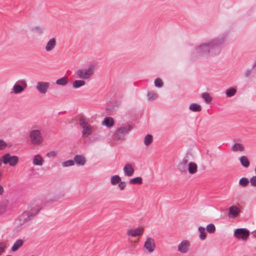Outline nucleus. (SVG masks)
I'll use <instances>...</instances> for the list:
<instances>
[{
  "mask_svg": "<svg viewBox=\"0 0 256 256\" xmlns=\"http://www.w3.org/2000/svg\"><path fill=\"white\" fill-rule=\"evenodd\" d=\"M224 42V38H218L208 43L202 44L196 48L194 54L196 56H202L210 52L216 54L220 51V46Z\"/></svg>",
  "mask_w": 256,
  "mask_h": 256,
  "instance_id": "obj_1",
  "label": "nucleus"
},
{
  "mask_svg": "<svg viewBox=\"0 0 256 256\" xmlns=\"http://www.w3.org/2000/svg\"><path fill=\"white\" fill-rule=\"evenodd\" d=\"M39 210L37 209L35 212H24L14 222V226L18 230L22 229L24 227L25 224L31 218L38 214Z\"/></svg>",
  "mask_w": 256,
  "mask_h": 256,
  "instance_id": "obj_2",
  "label": "nucleus"
},
{
  "mask_svg": "<svg viewBox=\"0 0 256 256\" xmlns=\"http://www.w3.org/2000/svg\"><path fill=\"white\" fill-rule=\"evenodd\" d=\"M95 66L93 64L90 66L88 68L78 70L75 73L74 77L82 80H89L94 73Z\"/></svg>",
  "mask_w": 256,
  "mask_h": 256,
  "instance_id": "obj_3",
  "label": "nucleus"
},
{
  "mask_svg": "<svg viewBox=\"0 0 256 256\" xmlns=\"http://www.w3.org/2000/svg\"><path fill=\"white\" fill-rule=\"evenodd\" d=\"M80 124L83 128L82 132V136L88 137L92 134V128L85 118L82 116L80 118Z\"/></svg>",
  "mask_w": 256,
  "mask_h": 256,
  "instance_id": "obj_4",
  "label": "nucleus"
},
{
  "mask_svg": "<svg viewBox=\"0 0 256 256\" xmlns=\"http://www.w3.org/2000/svg\"><path fill=\"white\" fill-rule=\"evenodd\" d=\"M1 160L4 164H9L10 166L14 167L18 164L19 158L16 156L11 155L10 153H6L2 156Z\"/></svg>",
  "mask_w": 256,
  "mask_h": 256,
  "instance_id": "obj_5",
  "label": "nucleus"
},
{
  "mask_svg": "<svg viewBox=\"0 0 256 256\" xmlns=\"http://www.w3.org/2000/svg\"><path fill=\"white\" fill-rule=\"evenodd\" d=\"M30 138L32 144L38 145L43 142V138L40 132L38 130H32L30 134Z\"/></svg>",
  "mask_w": 256,
  "mask_h": 256,
  "instance_id": "obj_6",
  "label": "nucleus"
},
{
  "mask_svg": "<svg viewBox=\"0 0 256 256\" xmlns=\"http://www.w3.org/2000/svg\"><path fill=\"white\" fill-rule=\"evenodd\" d=\"M28 86L25 80H18L14 86L12 90L14 94H18L22 92Z\"/></svg>",
  "mask_w": 256,
  "mask_h": 256,
  "instance_id": "obj_7",
  "label": "nucleus"
},
{
  "mask_svg": "<svg viewBox=\"0 0 256 256\" xmlns=\"http://www.w3.org/2000/svg\"><path fill=\"white\" fill-rule=\"evenodd\" d=\"M132 128L130 125L121 127L119 128L116 132L115 136L118 139L120 140L124 138V136L128 134L131 130Z\"/></svg>",
  "mask_w": 256,
  "mask_h": 256,
  "instance_id": "obj_8",
  "label": "nucleus"
},
{
  "mask_svg": "<svg viewBox=\"0 0 256 256\" xmlns=\"http://www.w3.org/2000/svg\"><path fill=\"white\" fill-rule=\"evenodd\" d=\"M50 86L49 82H38L36 83V88L40 94H44L48 92Z\"/></svg>",
  "mask_w": 256,
  "mask_h": 256,
  "instance_id": "obj_9",
  "label": "nucleus"
},
{
  "mask_svg": "<svg viewBox=\"0 0 256 256\" xmlns=\"http://www.w3.org/2000/svg\"><path fill=\"white\" fill-rule=\"evenodd\" d=\"M249 235V231L244 228H238L234 232V236L236 238H240L244 240H247Z\"/></svg>",
  "mask_w": 256,
  "mask_h": 256,
  "instance_id": "obj_10",
  "label": "nucleus"
},
{
  "mask_svg": "<svg viewBox=\"0 0 256 256\" xmlns=\"http://www.w3.org/2000/svg\"><path fill=\"white\" fill-rule=\"evenodd\" d=\"M190 243L188 240H182L178 246V250L180 254H186L190 250Z\"/></svg>",
  "mask_w": 256,
  "mask_h": 256,
  "instance_id": "obj_11",
  "label": "nucleus"
},
{
  "mask_svg": "<svg viewBox=\"0 0 256 256\" xmlns=\"http://www.w3.org/2000/svg\"><path fill=\"white\" fill-rule=\"evenodd\" d=\"M189 163L188 156H186L178 164V170L182 172H186L188 170V164Z\"/></svg>",
  "mask_w": 256,
  "mask_h": 256,
  "instance_id": "obj_12",
  "label": "nucleus"
},
{
  "mask_svg": "<svg viewBox=\"0 0 256 256\" xmlns=\"http://www.w3.org/2000/svg\"><path fill=\"white\" fill-rule=\"evenodd\" d=\"M156 246L154 240L151 238H147L144 244V248L149 252L151 253L154 250Z\"/></svg>",
  "mask_w": 256,
  "mask_h": 256,
  "instance_id": "obj_13",
  "label": "nucleus"
},
{
  "mask_svg": "<svg viewBox=\"0 0 256 256\" xmlns=\"http://www.w3.org/2000/svg\"><path fill=\"white\" fill-rule=\"evenodd\" d=\"M144 229L142 228H137L136 229H129L127 230L126 234L128 236L136 237L140 236L143 233Z\"/></svg>",
  "mask_w": 256,
  "mask_h": 256,
  "instance_id": "obj_14",
  "label": "nucleus"
},
{
  "mask_svg": "<svg viewBox=\"0 0 256 256\" xmlns=\"http://www.w3.org/2000/svg\"><path fill=\"white\" fill-rule=\"evenodd\" d=\"M124 174L128 176H131L133 175L134 170L132 164L128 163L123 168Z\"/></svg>",
  "mask_w": 256,
  "mask_h": 256,
  "instance_id": "obj_15",
  "label": "nucleus"
},
{
  "mask_svg": "<svg viewBox=\"0 0 256 256\" xmlns=\"http://www.w3.org/2000/svg\"><path fill=\"white\" fill-rule=\"evenodd\" d=\"M56 45V41L55 38H50L46 43L45 50L46 52L53 50Z\"/></svg>",
  "mask_w": 256,
  "mask_h": 256,
  "instance_id": "obj_16",
  "label": "nucleus"
},
{
  "mask_svg": "<svg viewBox=\"0 0 256 256\" xmlns=\"http://www.w3.org/2000/svg\"><path fill=\"white\" fill-rule=\"evenodd\" d=\"M44 162V160L40 154L34 156L32 159V164L34 166H42Z\"/></svg>",
  "mask_w": 256,
  "mask_h": 256,
  "instance_id": "obj_17",
  "label": "nucleus"
},
{
  "mask_svg": "<svg viewBox=\"0 0 256 256\" xmlns=\"http://www.w3.org/2000/svg\"><path fill=\"white\" fill-rule=\"evenodd\" d=\"M231 150L234 152H242L245 150V147L240 143H235L231 147Z\"/></svg>",
  "mask_w": 256,
  "mask_h": 256,
  "instance_id": "obj_18",
  "label": "nucleus"
},
{
  "mask_svg": "<svg viewBox=\"0 0 256 256\" xmlns=\"http://www.w3.org/2000/svg\"><path fill=\"white\" fill-rule=\"evenodd\" d=\"M74 162L78 165L84 166L86 162V160L84 156H83L76 155L74 157Z\"/></svg>",
  "mask_w": 256,
  "mask_h": 256,
  "instance_id": "obj_19",
  "label": "nucleus"
},
{
  "mask_svg": "<svg viewBox=\"0 0 256 256\" xmlns=\"http://www.w3.org/2000/svg\"><path fill=\"white\" fill-rule=\"evenodd\" d=\"M198 170V166L197 164L194 162H190L188 164V172L193 174L196 172Z\"/></svg>",
  "mask_w": 256,
  "mask_h": 256,
  "instance_id": "obj_20",
  "label": "nucleus"
},
{
  "mask_svg": "<svg viewBox=\"0 0 256 256\" xmlns=\"http://www.w3.org/2000/svg\"><path fill=\"white\" fill-rule=\"evenodd\" d=\"M69 82L68 78L65 76L56 80V84L60 86H65Z\"/></svg>",
  "mask_w": 256,
  "mask_h": 256,
  "instance_id": "obj_21",
  "label": "nucleus"
},
{
  "mask_svg": "<svg viewBox=\"0 0 256 256\" xmlns=\"http://www.w3.org/2000/svg\"><path fill=\"white\" fill-rule=\"evenodd\" d=\"M24 244V240L22 239L17 240L12 247L11 250L12 252L16 251Z\"/></svg>",
  "mask_w": 256,
  "mask_h": 256,
  "instance_id": "obj_22",
  "label": "nucleus"
},
{
  "mask_svg": "<svg viewBox=\"0 0 256 256\" xmlns=\"http://www.w3.org/2000/svg\"><path fill=\"white\" fill-rule=\"evenodd\" d=\"M102 124L107 127H112L114 125V120L111 117H106L102 122Z\"/></svg>",
  "mask_w": 256,
  "mask_h": 256,
  "instance_id": "obj_23",
  "label": "nucleus"
},
{
  "mask_svg": "<svg viewBox=\"0 0 256 256\" xmlns=\"http://www.w3.org/2000/svg\"><path fill=\"white\" fill-rule=\"evenodd\" d=\"M86 84L84 80L80 79L74 80L72 84V87L74 88H78L80 87L83 86Z\"/></svg>",
  "mask_w": 256,
  "mask_h": 256,
  "instance_id": "obj_24",
  "label": "nucleus"
},
{
  "mask_svg": "<svg viewBox=\"0 0 256 256\" xmlns=\"http://www.w3.org/2000/svg\"><path fill=\"white\" fill-rule=\"evenodd\" d=\"M240 160L241 164L244 168H248L250 166V162L246 156H242L240 158Z\"/></svg>",
  "mask_w": 256,
  "mask_h": 256,
  "instance_id": "obj_25",
  "label": "nucleus"
},
{
  "mask_svg": "<svg viewBox=\"0 0 256 256\" xmlns=\"http://www.w3.org/2000/svg\"><path fill=\"white\" fill-rule=\"evenodd\" d=\"M240 210L236 206H232L229 208V216L230 217V215H232V217L236 216L238 212Z\"/></svg>",
  "mask_w": 256,
  "mask_h": 256,
  "instance_id": "obj_26",
  "label": "nucleus"
},
{
  "mask_svg": "<svg viewBox=\"0 0 256 256\" xmlns=\"http://www.w3.org/2000/svg\"><path fill=\"white\" fill-rule=\"evenodd\" d=\"M153 142V136L152 134H147L144 138V142L146 146H149Z\"/></svg>",
  "mask_w": 256,
  "mask_h": 256,
  "instance_id": "obj_27",
  "label": "nucleus"
},
{
  "mask_svg": "<svg viewBox=\"0 0 256 256\" xmlns=\"http://www.w3.org/2000/svg\"><path fill=\"white\" fill-rule=\"evenodd\" d=\"M189 108L192 112H200L202 110V107L200 104L196 103L191 104L190 105Z\"/></svg>",
  "mask_w": 256,
  "mask_h": 256,
  "instance_id": "obj_28",
  "label": "nucleus"
},
{
  "mask_svg": "<svg viewBox=\"0 0 256 256\" xmlns=\"http://www.w3.org/2000/svg\"><path fill=\"white\" fill-rule=\"evenodd\" d=\"M142 183V179L140 176L133 178L129 181V184H141Z\"/></svg>",
  "mask_w": 256,
  "mask_h": 256,
  "instance_id": "obj_29",
  "label": "nucleus"
},
{
  "mask_svg": "<svg viewBox=\"0 0 256 256\" xmlns=\"http://www.w3.org/2000/svg\"><path fill=\"white\" fill-rule=\"evenodd\" d=\"M198 229L200 233V239L201 240H204L206 237V232L205 228L202 226H199Z\"/></svg>",
  "mask_w": 256,
  "mask_h": 256,
  "instance_id": "obj_30",
  "label": "nucleus"
},
{
  "mask_svg": "<svg viewBox=\"0 0 256 256\" xmlns=\"http://www.w3.org/2000/svg\"><path fill=\"white\" fill-rule=\"evenodd\" d=\"M121 181V178L118 175L112 176L110 178V182L112 185H116Z\"/></svg>",
  "mask_w": 256,
  "mask_h": 256,
  "instance_id": "obj_31",
  "label": "nucleus"
},
{
  "mask_svg": "<svg viewBox=\"0 0 256 256\" xmlns=\"http://www.w3.org/2000/svg\"><path fill=\"white\" fill-rule=\"evenodd\" d=\"M236 92V90L235 88H232L227 89L226 91V94L228 97H231L234 96Z\"/></svg>",
  "mask_w": 256,
  "mask_h": 256,
  "instance_id": "obj_32",
  "label": "nucleus"
},
{
  "mask_svg": "<svg viewBox=\"0 0 256 256\" xmlns=\"http://www.w3.org/2000/svg\"><path fill=\"white\" fill-rule=\"evenodd\" d=\"M202 97L208 104L210 103L212 100V98L210 97V94L208 92L203 93L202 94Z\"/></svg>",
  "mask_w": 256,
  "mask_h": 256,
  "instance_id": "obj_33",
  "label": "nucleus"
},
{
  "mask_svg": "<svg viewBox=\"0 0 256 256\" xmlns=\"http://www.w3.org/2000/svg\"><path fill=\"white\" fill-rule=\"evenodd\" d=\"M206 230L210 234H213L216 231V227L214 225L212 224H208L206 227Z\"/></svg>",
  "mask_w": 256,
  "mask_h": 256,
  "instance_id": "obj_34",
  "label": "nucleus"
},
{
  "mask_svg": "<svg viewBox=\"0 0 256 256\" xmlns=\"http://www.w3.org/2000/svg\"><path fill=\"white\" fill-rule=\"evenodd\" d=\"M249 183V180L247 178H242L240 180L239 184L242 187L246 186Z\"/></svg>",
  "mask_w": 256,
  "mask_h": 256,
  "instance_id": "obj_35",
  "label": "nucleus"
},
{
  "mask_svg": "<svg viewBox=\"0 0 256 256\" xmlns=\"http://www.w3.org/2000/svg\"><path fill=\"white\" fill-rule=\"evenodd\" d=\"M74 160H68L63 162L62 163V166L64 167H67V166H73V165H74Z\"/></svg>",
  "mask_w": 256,
  "mask_h": 256,
  "instance_id": "obj_36",
  "label": "nucleus"
},
{
  "mask_svg": "<svg viewBox=\"0 0 256 256\" xmlns=\"http://www.w3.org/2000/svg\"><path fill=\"white\" fill-rule=\"evenodd\" d=\"M7 242H0V255L4 252L6 248Z\"/></svg>",
  "mask_w": 256,
  "mask_h": 256,
  "instance_id": "obj_37",
  "label": "nucleus"
},
{
  "mask_svg": "<svg viewBox=\"0 0 256 256\" xmlns=\"http://www.w3.org/2000/svg\"><path fill=\"white\" fill-rule=\"evenodd\" d=\"M158 96L156 93L154 92H150L148 94V98L149 100H154Z\"/></svg>",
  "mask_w": 256,
  "mask_h": 256,
  "instance_id": "obj_38",
  "label": "nucleus"
},
{
  "mask_svg": "<svg viewBox=\"0 0 256 256\" xmlns=\"http://www.w3.org/2000/svg\"><path fill=\"white\" fill-rule=\"evenodd\" d=\"M154 85L156 87L161 88L163 86V82L162 80L159 78H158L154 80Z\"/></svg>",
  "mask_w": 256,
  "mask_h": 256,
  "instance_id": "obj_39",
  "label": "nucleus"
},
{
  "mask_svg": "<svg viewBox=\"0 0 256 256\" xmlns=\"http://www.w3.org/2000/svg\"><path fill=\"white\" fill-rule=\"evenodd\" d=\"M7 146L8 144L6 142L0 139V150H4Z\"/></svg>",
  "mask_w": 256,
  "mask_h": 256,
  "instance_id": "obj_40",
  "label": "nucleus"
},
{
  "mask_svg": "<svg viewBox=\"0 0 256 256\" xmlns=\"http://www.w3.org/2000/svg\"><path fill=\"white\" fill-rule=\"evenodd\" d=\"M250 184L252 186H256V176H253L250 179Z\"/></svg>",
  "mask_w": 256,
  "mask_h": 256,
  "instance_id": "obj_41",
  "label": "nucleus"
},
{
  "mask_svg": "<svg viewBox=\"0 0 256 256\" xmlns=\"http://www.w3.org/2000/svg\"><path fill=\"white\" fill-rule=\"evenodd\" d=\"M118 187L121 190H123L125 188L126 184L124 182H120L118 184Z\"/></svg>",
  "mask_w": 256,
  "mask_h": 256,
  "instance_id": "obj_42",
  "label": "nucleus"
},
{
  "mask_svg": "<svg viewBox=\"0 0 256 256\" xmlns=\"http://www.w3.org/2000/svg\"><path fill=\"white\" fill-rule=\"evenodd\" d=\"M57 152L56 151H52L47 154V156L49 158L55 156L57 154Z\"/></svg>",
  "mask_w": 256,
  "mask_h": 256,
  "instance_id": "obj_43",
  "label": "nucleus"
},
{
  "mask_svg": "<svg viewBox=\"0 0 256 256\" xmlns=\"http://www.w3.org/2000/svg\"><path fill=\"white\" fill-rule=\"evenodd\" d=\"M6 209V205L4 204H2L0 205V214L3 213Z\"/></svg>",
  "mask_w": 256,
  "mask_h": 256,
  "instance_id": "obj_44",
  "label": "nucleus"
},
{
  "mask_svg": "<svg viewBox=\"0 0 256 256\" xmlns=\"http://www.w3.org/2000/svg\"><path fill=\"white\" fill-rule=\"evenodd\" d=\"M34 30L36 32L40 33V34H42L43 32V29L40 28V27H39V26H36V27H35L34 28Z\"/></svg>",
  "mask_w": 256,
  "mask_h": 256,
  "instance_id": "obj_45",
  "label": "nucleus"
},
{
  "mask_svg": "<svg viewBox=\"0 0 256 256\" xmlns=\"http://www.w3.org/2000/svg\"><path fill=\"white\" fill-rule=\"evenodd\" d=\"M4 192V190L3 187L0 185V195H2Z\"/></svg>",
  "mask_w": 256,
  "mask_h": 256,
  "instance_id": "obj_46",
  "label": "nucleus"
},
{
  "mask_svg": "<svg viewBox=\"0 0 256 256\" xmlns=\"http://www.w3.org/2000/svg\"><path fill=\"white\" fill-rule=\"evenodd\" d=\"M250 74V70H246V73H245L246 76H248Z\"/></svg>",
  "mask_w": 256,
  "mask_h": 256,
  "instance_id": "obj_47",
  "label": "nucleus"
},
{
  "mask_svg": "<svg viewBox=\"0 0 256 256\" xmlns=\"http://www.w3.org/2000/svg\"><path fill=\"white\" fill-rule=\"evenodd\" d=\"M256 66V61L254 62V64L252 65V68H254Z\"/></svg>",
  "mask_w": 256,
  "mask_h": 256,
  "instance_id": "obj_48",
  "label": "nucleus"
},
{
  "mask_svg": "<svg viewBox=\"0 0 256 256\" xmlns=\"http://www.w3.org/2000/svg\"><path fill=\"white\" fill-rule=\"evenodd\" d=\"M2 160H1V158H0V166H2Z\"/></svg>",
  "mask_w": 256,
  "mask_h": 256,
  "instance_id": "obj_49",
  "label": "nucleus"
},
{
  "mask_svg": "<svg viewBox=\"0 0 256 256\" xmlns=\"http://www.w3.org/2000/svg\"><path fill=\"white\" fill-rule=\"evenodd\" d=\"M254 171H255V173H256V168H255Z\"/></svg>",
  "mask_w": 256,
  "mask_h": 256,
  "instance_id": "obj_50",
  "label": "nucleus"
},
{
  "mask_svg": "<svg viewBox=\"0 0 256 256\" xmlns=\"http://www.w3.org/2000/svg\"><path fill=\"white\" fill-rule=\"evenodd\" d=\"M12 256L8 255V256Z\"/></svg>",
  "mask_w": 256,
  "mask_h": 256,
  "instance_id": "obj_51",
  "label": "nucleus"
}]
</instances>
